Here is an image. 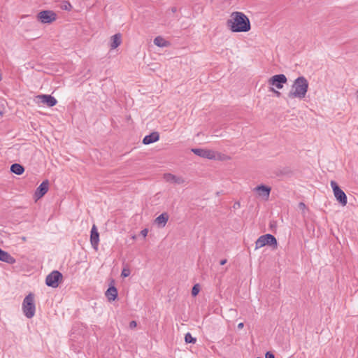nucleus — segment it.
I'll return each instance as SVG.
<instances>
[{
  "label": "nucleus",
  "mask_w": 358,
  "mask_h": 358,
  "mask_svg": "<svg viewBox=\"0 0 358 358\" xmlns=\"http://www.w3.org/2000/svg\"><path fill=\"white\" fill-rule=\"evenodd\" d=\"M154 44L158 47H166L169 43L161 36H157L154 39Z\"/></svg>",
  "instance_id": "nucleus-21"
},
{
  "label": "nucleus",
  "mask_w": 358,
  "mask_h": 358,
  "mask_svg": "<svg viewBox=\"0 0 358 358\" xmlns=\"http://www.w3.org/2000/svg\"><path fill=\"white\" fill-rule=\"evenodd\" d=\"M292 358H295V357H292Z\"/></svg>",
  "instance_id": "nucleus-36"
},
{
  "label": "nucleus",
  "mask_w": 358,
  "mask_h": 358,
  "mask_svg": "<svg viewBox=\"0 0 358 358\" xmlns=\"http://www.w3.org/2000/svg\"><path fill=\"white\" fill-rule=\"evenodd\" d=\"M330 184L336 199L341 203V206H346L348 203V199L345 192L338 187V184L335 181L331 180Z\"/></svg>",
  "instance_id": "nucleus-6"
},
{
  "label": "nucleus",
  "mask_w": 358,
  "mask_h": 358,
  "mask_svg": "<svg viewBox=\"0 0 358 358\" xmlns=\"http://www.w3.org/2000/svg\"><path fill=\"white\" fill-rule=\"evenodd\" d=\"M164 179L166 182L175 183V184H183L185 182V180L183 178L180 176H176L171 173H165L164 175Z\"/></svg>",
  "instance_id": "nucleus-14"
},
{
  "label": "nucleus",
  "mask_w": 358,
  "mask_h": 358,
  "mask_svg": "<svg viewBox=\"0 0 358 358\" xmlns=\"http://www.w3.org/2000/svg\"><path fill=\"white\" fill-rule=\"evenodd\" d=\"M62 279V273L57 271H53L46 277L45 283L49 287L56 288L59 286V282Z\"/></svg>",
  "instance_id": "nucleus-8"
},
{
  "label": "nucleus",
  "mask_w": 358,
  "mask_h": 358,
  "mask_svg": "<svg viewBox=\"0 0 358 358\" xmlns=\"http://www.w3.org/2000/svg\"><path fill=\"white\" fill-rule=\"evenodd\" d=\"M49 189V182L48 180H44L39 187L36 189L35 192V196L37 199H40L43 196Z\"/></svg>",
  "instance_id": "nucleus-13"
},
{
  "label": "nucleus",
  "mask_w": 358,
  "mask_h": 358,
  "mask_svg": "<svg viewBox=\"0 0 358 358\" xmlns=\"http://www.w3.org/2000/svg\"><path fill=\"white\" fill-rule=\"evenodd\" d=\"M171 11H172L173 13H176V12L177 11V8H176V7H172V8H171Z\"/></svg>",
  "instance_id": "nucleus-33"
},
{
  "label": "nucleus",
  "mask_w": 358,
  "mask_h": 358,
  "mask_svg": "<svg viewBox=\"0 0 358 358\" xmlns=\"http://www.w3.org/2000/svg\"><path fill=\"white\" fill-rule=\"evenodd\" d=\"M159 138V135L157 132H152L150 135H147L144 137L143 143L145 145H148L157 141Z\"/></svg>",
  "instance_id": "nucleus-16"
},
{
  "label": "nucleus",
  "mask_w": 358,
  "mask_h": 358,
  "mask_svg": "<svg viewBox=\"0 0 358 358\" xmlns=\"http://www.w3.org/2000/svg\"><path fill=\"white\" fill-rule=\"evenodd\" d=\"M268 245L274 249L277 248L278 243L274 236L267 234L259 236L255 241V250Z\"/></svg>",
  "instance_id": "nucleus-5"
},
{
  "label": "nucleus",
  "mask_w": 358,
  "mask_h": 358,
  "mask_svg": "<svg viewBox=\"0 0 358 358\" xmlns=\"http://www.w3.org/2000/svg\"><path fill=\"white\" fill-rule=\"evenodd\" d=\"M136 327V322L135 321H131L130 322V327L134 328Z\"/></svg>",
  "instance_id": "nucleus-29"
},
{
  "label": "nucleus",
  "mask_w": 358,
  "mask_h": 358,
  "mask_svg": "<svg viewBox=\"0 0 358 358\" xmlns=\"http://www.w3.org/2000/svg\"><path fill=\"white\" fill-rule=\"evenodd\" d=\"M148 229H143L141 231V234L142 235V236L143 238H145L148 235Z\"/></svg>",
  "instance_id": "nucleus-26"
},
{
  "label": "nucleus",
  "mask_w": 358,
  "mask_h": 358,
  "mask_svg": "<svg viewBox=\"0 0 358 358\" xmlns=\"http://www.w3.org/2000/svg\"><path fill=\"white\" fill-rule=\"evenodd\" d=\"M121 43V35L116 34L111 38L110 47L112 49L117 48Z\"/></svg>",
  "instance_id": "nucleus-19"
},
{
  "label": "nucleus",
  "mask_w": 358,
  "mask_h": 358,
  "mask_svg": "<svg viewBox=\"0 0 358 358\" xmlns=\"http://www.w3.org/2000/svg\"><path fill=\"white\" fill-rule=\"evenodd\" d=\"M270 91L275 93L277 96H280L281 94L280 92L275 90L273 87H271Z\"/></svg>",
  "instance_id": "nucleus-27"
},
{
  "label": "nucleus",
  "mask_w": 358,
  "mask_h": 358,
  "mask_svg": "<svg viewBox=\"0 0 358 358\" xmlns=\"http://www.w3.org/2000/svg\"><path fill=\"white\" fill-rule=\"evenodd\" d=\"M299 206L301 208H306V205L303 203H299Z\"/></svg>",
  "instance_id": "nucleus-31"
},
{
  "label": "nucleus",
  "mask_w": 358,
  "mask_h": 358,
  "mask_svg": "<svg viewBox=\"0 0 358 358\" xmlns=\"http://www.w3.org/2000/svg\"><path fill=\"white\" fill-rule=\"evenodd\" d=\"M62 8L64 9V10H69L71 8V5L69 3H68V2H65L62 6Z\"/></svg>",
  "instance_id": "nucleus-25"
},
{
  "label": "nucleus",
  "mask_w": 358,
  "mask_h": 358,
  "mask_svg": "<svg viewBox=\"0 0 358 358\" xmlns=\"http://www.w3.org/2000/svg\"><path fill=\"white\" fill-rule=\"evenodd\" d=\"M200 291L199 285L198 284L194 285L192 289V294L193 296H196Z\"/></svg>",
  "instance_id": "nucleus-23"
},
{
  "label": "nucleus",
  "mask_w": 358,
  "mask_h": 358,
  "mask_svg": "<svg viewBox=\"0 0 358 358\" xmlns=\"http://www.w3.org/2000/svg\"><path fill=\"white\" fill-rule=\"evenodd\" d=\"M356 96H357V101H358V90H357V92H356Z\"/></svg>",
  "instance_id": "nucleus-35"
},
{
  "label": "nucleus",
  "mask_w": 358,
  "mask_h": 358,
  "mask_svg": "<svg viewBox=\"0 0 358 358\" xmlns=\"http://www.w3.org/2000/svg\"><path fill=\"white\" fill-rule=\"evenodd\" d=\"M34 100L37 103H43L49 107L54 106L57 103V101L55 97L48 94L38 95L35 97Z\"/></svg>",
  "instance_id": "nucleus-10"
},
{
  "label": "nucleus",
  "mask_w": 358,
  "mask_h": 358,
  "mask_svg": "<svg viewBox=\"0 0 358 358\" xmlns=\"http://www.w3.org/2000/svg\"><path fill=\"white\" fill-rule=\"evenodd\" d=\"M106 296L108 301H115L117 296V290L115 287H110L106 292Z\"/></svg>",
  "instance_id": "nucleus-18"
},
{
  "label": "nucleus",
  "mask_w": 358,
  "mask_h": 358,
  "mask_svg": "<svg viewBox=\"0 0 358 358\" xmlns=\"http://www.w3.org/2000/svg\"><path fill=\"white\" fill-rule=\"evenodd\" d=\"M287 81V77L284 74H278L271 77L268 80V83L278 90H281Z\"/></svg>",
  "instance_id": "nucleus-9"
},
{
  "label": "nucleus",
  "mask_w": 358,
  "mask_h": 358,
  "mask_svg": "<svg viewBox=\"0 0 358 358\" xmlns=\"http://www.w3.org/2000/svg\"><path fill=\"white\" fill-rule=\"evenodd\" d=\"M169 220V215L167 213H164L159 215L155 220V222L160 227H164Z\"/></svg>",
  "instance_id": "nucleus-17"
},
{
  "label": "nucleus",
  "mask_w": 358,
  "mask_h": 358,
  "mask_svg": "<svg viewBox=\"0 0 358 358\" xmlns=\"http://www.w3.org/2000/svg\"><path fill=\"white\" fill-rule=\"evenodd\" d=\"M271 190V188L270 187L264 185H258L254 189V191L257 192L258 196L265 201L268 200Z\"/></svg>",
  "instance_id": "nucleus-11"
},
{
  "label": "nucleus",
  "mask_w": 358,
  "mask_h": 358,
  "mask_svg": "<svg viewBox=\"0 0 358 358\" xmlns=\"http://www.w3.org/2000/svg\"><path fill=\"white\" fill-rule=\"evenodd\" d=\"M22 240L23 241H27V238H26V237L23 236V237H22Z\"/></svg>",
  "instance_id": "nucleus-34"
},
{
  "label": "nucleus",
  "mask_w": 358,
  "mask_h": 358,
  "mask_svg": "<svg viewBox=\"0 0 358 358\" xmlns=\"http://www.w3.org/2000/svg\"><path fill=\"white\" fill-rule=\"evenodd\" d=\"M192 152L195 155L208 159L226 160L229 157L220 152L209 149L192 148Z\"/></svg>",
  "instance_id": "nucleus-3"
},
{
  "label": "nucleus",
  "mask_w": 358,
  "mask_h": 358,
  "mask_svg": "<svg viewBox=\"0 0 358 358\" xmlns=\"http://www.w3.org/2000/svg\"><path fill=\"white\" fill-rule=\"evenodd\" d=\"M308 90V80L304 76H299L294 80L287 96L289 99H303L306 97Z\"/></svg>",
  "instance_id": "nucleus-2"
},
{
  "label": "nucleus",
  "mask_w": 358,
  "mask_h": 358,
  "mask_svg": "<svg viewBox=\"0 0 358 358\" xmlns=\"http://www.w3.org/2000/svg\"><path fill=\"white\" fill-rule=\"evenodd\" d=\"M0 261L6 262L9 264H13L16 262L15 259L11 256L8 252L0 248Z\"/></svg>",
  "instance_id": "nucleus-15"
},
{
  "label": "nucleus",
  "mask_w": 358,
  "mask_h": 358,
  "mask_svg": "<svg viewBox=\"0 0 358 358\" xmlns=\"http://www.w3.org/2000/svg\"><path fill=\"white\" fill-rule=\"evenodd\" d=\"M226 262H227V260H226V259H222V260H221V262H220V264H221V265H224V264H226Z\"/></svg>",
  "instance_id": "nucleus-32"
},
{
  "label": "nucleus",
  "mask_w": 358,
  "mask_h": 358,
  "mask_svg": "<svg viewBox=\"0 0 358 358\" xmlns=\"http://www.w3.org/2000/svg\"><path fill=\"white\" fill-rule=\"evenodd\" d=\"M130 273H131V271H130L129 268H124L122 271L121 275L123 278H126V277H128L130 275Z\"/></svg>",
  "instance_id": "nucleus-24"
},
{
  "label": "nucleus",
  "mask_w": 358,
  "mask_h": 358,
  "mask_svg": "<svg viewBox=\"0 0 358 358\" xmlns=\"http://www.w3.org/2000/svg\"><path fill=\"white\" fill-rule=\"evenodd\" d=\"M37 18L43 24H50L56 20L57 15L52 10H42L38 13Z\"/></svg>",
  "instance_id": "nucleus-7"
},
{
  "label": "nucleus",
  "mask_w": 358,
  "mask_h": 358,
  "mask_svg": "<svg viewBox=\"0 0 358 358\" xmlns=\"http://www.w3.org/2000/svg\"><path fill=\"white\" fill-rule=\"evenodd\" d=\"M227 27L232 32H247L251 25L248 17L242 12H232L227 21Z\"/></svg>",
  "instance_id": "nucleus-1"
},
{
  "label": "nucleus",
  "mask_w": 358,
  "mask_h": 358,
  "mask_svg": "<svg viewBox=\"0 0 358 358\" xmlns=\"http://www.w3.org/2000/svg\"><path fill=\"white\" fill-rule=\"evenodd\" d=\"M22 309L25 317L29 319L32 318L35 315L36 305L34 294L29 293L25 296L22 301Z\"/></svg>",
  "instance_id": "nucleus-4"
},
{
  "label": "nucleus",
  "mask_w": 358,
  "mask_h": 358,
  "mask_svg": "<svg viewBox=\"0 0 358 358\" xmlns=\"http://www.w3.org/2000/svg\"><path fill=\"white\" fill-rule=\"evenodd\" d=\"M99 242V234L97 231L96 227L94 224L91 229L90 243H91L92 248L96 250L98 249Z\"/></svg>",
  "instance_id": "nucleus-12"
},
{
  "label": "nucleus",
  "mask_w": 358,
  "mask_h": 358,
  "mask_svg": "<svg viewBox=\"0 0 358 358\" xmlns=\"http://www.w3.org/2000/svg\"><path fill=\"white\" fill-rule=\"evenodd\" d=\"M10 171L17 175H21L23 173L24 169L19 164H14L11 166Z\"/></svg>",
  "instance_id": "nucleus-20"
},
{
  "label": "nucleus",
  "mask_w": 358,
  "mask_h": 358,
  "mask_svg": "<svg viewBox=\"0 0 358 358\" xmlns=\"http://www.w3.org/2000/svg\"><path fill=\"white\" fill-rule=\"evenodd\" d=\"M243 327H244V324L243 322L239 323L237 326L238 329H243Z\"/></svg>",
  "instance_id": "nucleus-30"
},
{
  "label": "nucleus",
  "mask_w": 358,
  "mask_h": 358,
  "mask_svg": "<svg viewBox=\"0 0 358 358\" xmlns=\"http://www.w3.org/2000/svg\"><path fill=\"white\" fill-rule=\"evenodd\" d=\"M266 358H275V356L273 353L270 352H267L265 355Z\"/></svg>",
  "instance_id": "nucleus-28"
},
{
  "label": "nucleus",
  "mask_w": 358,
  "mask_h": 358,
  "mask_svg": "<svg viewBox=\"0 0 358 358\" xmlns=\"http://www.w3.org/2000/svg\"><path fill=\"white\" fill-rule=\"evenodd\" d=\"M185 341L187 343H194L196 342V338H193L189 333H187L185 336Z\"/></svg>",
  "instance_id": "nucleus-22"
}]
</instances>
